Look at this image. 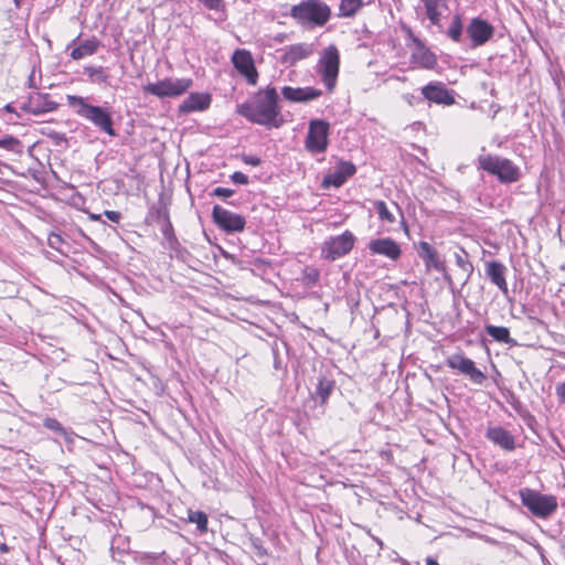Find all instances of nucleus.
Instances as JSON below:
<instances>
[{
    "mask_svg": "<svg viewBox=\"0 0 565 565\" xmlns=\"http://www.w3.org/2000/svg\"><path fill=\"white\" fill-rule=\"evenodd\" d=\"M426 10V15L430 23L440 25V19L444 11L448 9L445 0H422Z\"/></svg>",
    "mask_w": 565,
    "mask_h": 565,
    "instance_id": "b1692460",
    "label": "nucleus"
},
{
    "mask_svg": "<svg viewBox=\"0 0 565 565\" xmlns=\"http://www.w3.org/2000/svg\"><path fill=\"white\" fill-rule=\"evenodd\" d=\"M100 46V42L95 36L86 39L78 46L71 51V57L75 61L82 60L85 56L94 55Z\"/></svg>",
    "mask_w": 565,
    "mask_h": 565,
    "instance_id": "393cba45",
    "label": "nucleus"
},
{
    "mask_svg": "<svg viewBox=\"0 0 565 565\" xmlns=\"http://www.w3.org/2000/svg\"><path fill=\"white\" fill-rule=\"evenodd\" d=\"M85 72L89 77H100L102 79H106V75L104 73V68L102 66H86Z\"/></svg>",
    "mask_w": 565,
    "mask_h": 565,
    "instance_id": "f704fd0d",
    "label": "nucleus"
},
{
    "mask_svg": "<svg viewBox=\"0 0 565 565\" xmlns=\"http://www.w3.org/2000/svg\"><path fill=\"white\" fill-rule=\"evenodd\" d=\"M341 56L335 44H329L324 47L317 62V73L326 86L328 93H333L340 73Z\"/></svg>",
    "mask_w": 565,
    "mask_h": 565,
    "instance_id": "39448f33",
    "label": "nucleus"
},
{
    "mask_svg": "<svg viewBox=\"0 0 565 565\" xmlns=\"http://www.w3.org/2000/svg\"><path fill=\"white\" fill-rule=\"evenodd\" d=\"M20 145H21V142L13 136H7V137L0 139V147L8 149V150H14Z\"/></svg>",
    "mask_w": 565,
    "mask_h": 565,
    "instance_id": "473e14b6",
    "label": "nucleus"
},
{
    "mask_svg": "<svg viewBox=\"0 0 565 565\" xmlns=\"http://www.w3.org/2000/svg\"><path fill=\"white\" fill-rule=\"evenodd\" d=\"M212 218L216 226L226 233L243 232L246 226V220L243 215L217 204L213 207Z\"/></svg>",
    "mask_w": 565,
    "mask_h": 565,
    "instance_id": "f8f14e48",
    "label": "nucleus"
},
{
    "mask_svg": "<svg viewBox=\"0 0 565 565\" xmlns=\"http://www.w3.org/2000/svg\"><path fill=\"white\" fill-rule=\"evenodd\" d=\"M1 550L7 551V546L6 545L1 546Z\"/></svg>",
    "mask_w": 565,
    "mask_h": 565,
    "instance_id": "a18cd8bd",
    "label": "nucleus"
},
{
    "mask_svg": "<svg viewBox=\"0 0 565 565\" xmlns=\"http://www.w3.org/2000/svg\"><path fill=\"white\" fill-rule=\"evenodd\" d=\"M67 103L72 107H77L76 114L78 116L90 121L108 136H116V131L113 127V118L108 110L99 106L87 104L82 96L76 95H68Z\"/></svg>",
    "mask_w": 565,
    "mask_h": 565,
    "instance_id": "7ed1b4c3",
    "label": "nucleus"
},
{
    "mask_svg": "<svg viewBox=\"0 0 565 565\" xmlns=\"http://www.w3.org/2000/svg\"><path fill=\"white\" fill-rule=\"evenodd\" d=\"M231 179L233 182H235L237 184H247L248 183V177L239 171L234 172L231 175Z\"/></svg>",
    "mask_w": 565,
    "mask_h": 565,
    "instance_id": "4c0bfd02",
    "label": "nucleus"
},
{
    "mask_svg": "<svg viewBox=\"0 0 565 565\" xmlns=\"http://www.w3.org/2000/svg\"><path fill=\"white\" fill-rule=\"evenodd\" d=\"M355 236L351 231H344L342 234L327 239L321 248V255L328 260H335L348 255L354 247Z\"/></svg>",
    "mask_w": 565,
    "mask_h": 565,
    "instance_id": "9d476101",
    "label": "nucleus"
},
{
    "mask_svg": "<svg viewBox=\"0 0 565 565\" xmlns=\"http://www.w3.org/2000/svg\"><path fill=\"white\" fill-rule=\"evenodd\" d=\"M556 396L559 404L565 403V382L558 383L556 385Z\"/></svg>",
    "mask_w": 565,
    "mask_h": 565,
    "instance_id": "58836bf2",
    "label": "nucleus"
},
{
    "mask_svg": "<svg viewBox=\"0 0 565 565\" xmlns=\"http://www.w3.org/2000/svg\"><path fill=\"white\" fill-rule=\"evenodd\" d=\"M486 332L497 342L505 344L514 343L513 339L510 335V330L507 327L487 324Z\"/></svg>",
    "mask_w": 565,
    "mask_h": 565,
    "instance_id": "bb28decb",
    "label": "nucleus"
},
{
    "mask_svg": "<svg viewBox=\"0 0 565 565\" xmlns=\"http://www.w3.org/2000/svg\"><path fill=\"white\" fill-rule=\"evenodd\" d=\"M104 215L109 221H111L114 223H118L120 221V218H121V214L119 212H117V211H109V210H107V211L104 212Z\"/></svg>",
    "mask_w": 565,
    "mask_h": 565,
    "instance_id": "ea45409f",
    "label": "nucleus"
},
{
    "mask_svg": "<svg viewBox=\"0 0 565 565\" xmlns=\"http://www.w3.org/2000/svg\"><path fill=\"white\" fill-rule=\"evenodd\" d=\"M290 17L307 29L321 28L331 18V8L320 0H303L290 9Z\"/></svg>",
    "mask_w": 565,
    "mask_h": 565,
    "instance_id": "f03ea898",
    "label": "nucleus"
},
{
    "mask_svg": "<svg viewBox=\"0 0 565 565\" xmlns=\"http://www.w3.org/2000/svg\"><path fill=\"white\" fill-rule=\"evenodd\" d=\"M334 388V382L326 377L319 380L316 388V395L320 398V404H327L332 391Z\"/></svg>",
    "mask_w": 565,
    "mask_h": 565,
    "instance_id": "cd10ccee",
    "label": "nucleus"
},
{
    "mask_svg": "<svg viewBox=\"0 0 565 565\" xmlns=\"http://www.w3.org/2000/svg\"><path fill=\"white\" fill-rule=\"evenodd\" d=\"M278 102L277 89L268 85L259 88L245 103L238 105L237 113L253 124L269 129L278 128L282 124Z\"/></svg>",
    "mask_w": 565,
    "mask_h": 565,
    "instance_id": "f257e3e1",
    "label": "nucleus"
},
{
    "mask_svg": "<svg viewBox=\"0 0 565 565\" xmlns=\"http://www.w3.org/2000/svg\"><path fill=\"white\" fill-rule=\"evenodd\" d=\"M313 54L312 44L300 42L287 45L281 50L279 62L286 66H294L298 62L307 60Z\"/></svg>",
    "mask_w": 565,
    "mask_h": 565,
    "instance_id": "f3484780",
    "label": "nucleus"
},
{
    "mask_svg": "<svg viewBox=\"0 0 565 565\" xmlns=\"http://www.w3.org/2000/svg\"><path fill=\"white\" fill-rule=\"evenodd\" d=\"M405 39L412 42L409 62L413 68L434 70L438 64L437 55L420 40L408 25H402Z\"/></svg>",
    "mask_w": 565,
    "mask_h": 565,
    "instance_id": "423d86ee",
    "label": "nucleus"
},
{
    "mask_svg": "<svg viewBox=\"0 0 565 565\" xmlns=\"http://www.w3.org/2000/svg\"><path fill=\"white\" fill-rule=\"evenodd\" d=\"M467 33L471 40L472 47H478L484 45L493 38L494 28L481 18H473L467 26Z\"/></svg>",
    "mask_w": 565,
    "mask_h": 565,
    "instance_id": "4468645a",
    "label": "nucleus"
},
{
    "mask_svg": "<svg viewBox=\"0 0 565 565\" xmlns=\"http://www.w3.org/2000/svg\"><path fill=\"white\" fill-rule=\"evenodd\" d=\"M355 172L356 167L352 162L340 160L334 171H329L324 174L321 185L324 189L330 186L340 188L350 177L354 175Z\"/></svg>",
    "mask_w": 565,
    "mask_h": 565,
    "instance_id": "2eb2a0df",
    "label": "nucleus"
},
{
    "mask_svg": "<svg viewBox=\"0 0 565 565\" xmlns=\"http://www.w3.org/2000/svg\"><path fill=\"white\" fill-rule=\"evenodd\" d=\"M372 255H382L392 260H397L402 255L401 246L392 238H376L369 243Z\"/></svg>",
    "mask_w": 565,
    "mask_h": 565,
    "instance_id": "a211bd4d",
    "label": "nucleus"
},
{
    "mask_svg": "<svg viewBox=\"0 0 565 565\" xmlns=\"http://www.w3.org/2000/svg\"><path fill=\"white\" fill-rule=\"evenodd\" d=\"M455 259H456V265L461 269V271L465 276V279H468L473 270V266H472L471 262L468 259L467 255L463 256L460 254H456Z\"/></svg>",
    "mask_w": 565,
    "mask_h": 565,
    "instance_id": "2f4dec72",
    "label": "nucleus"
},
{
    "mask_svg": "<svg viewBox=\"0 0 565 565\" xmlns=\"http://www.w3.org/2000/svg\"><path fill=\"white\" fill-rule=\"evenodd\" d=\"M426 565H439L438 562L436 559H434L433 557H427L426 558Z\"/></svg>",
    "mask_w": 565,
    "mask_h": 565,
    "instance_id": "37998d69",
    "label": "nucleus"
},
{
    "mask_svg": "<svg viewBox=\"0 0 565 565\" xmlns=\"http://www.w3.org/2000/svg\"><path fill=\"white\" fill-rule=\"evenodd\" d=\"M231 62L248 85L255 86L258 83L259 73L248 50L236 49L231 57Z\"/></svg>",
    "mask_w": 565,
    "mask_h": 565,
    "instance_id": "9b49d317",
    "label": "nucleus"
},
{
    "mask_svg": "<svg viewBox=\"0 0 565 565\" xmlns=\"http://www.w3.org/2000/svg\"><path fill=\"white\" fill-rule=\"evenodd\" d=\"M462 21L459 14L454 15L452 21L448 28L447 34L454 42H459L462 35Z\"/></svg>",
    "mask_w": 565,
    "mask_h": 565,
    "instance_id": "7c9ffc66",
    "label": "nucleus"
},
{
    "mask_svg": "<svg viewBox=\"0 0 565 565\" xmlns=\"http://www.w3.org/2000/svg\"><path fill=\"white\" fill-rule=\"evenodd\" d=\"M419 256L423 258L426 269L431 268L445 274V278L450 281V277L446 274V264L439 258V255L435 248L427 242H419Z\"/></svg>",
    "mask_w": 565,
    "mask_h": 565,
    "instance_id": "412c9836",
    "label": "nucleus"
},
{
    "mask_svg": "<svg viewBox=\"0 0 565 565\" xmlns=\"http://www.w3.org/2000/svg\"><path fill=\"white\" fill-rule=\"evenodd\" d=\"M446 364L451 370H456L460 374L468 376L475 384H482L487 379L486 374L476 366V363L462 353H455L448 356Z\"/></svg>",
    "mask_w": 565,
    "mask_h": 565,
    "instance_id": "ddd939ff",
    "label": "nucleus"
},
{
    "mask_svg": "<svg viewBox=\"0 0 565 565\" xmlns=\"http://www.w3.org/2000/svg\"><path fill=\"white\" fill-rule=\"evenodd\" d=\"M188 522L195 523L200 533L207 532L209 518L203 511H188Z\"/></svg>",
    "mask_w": 565,
    "mask_h": 565,
    "instance_id": "c85d7f7f",
    "label": "nucleus"
},
{
    "mask_svg": "<svg viewBox=\"0 0 565 565\" xmlns=\"http://www.w3.org/2000/svg\"><path fill=\"white\" fill-rule=\"evenodd\" d=\"M233 194H234V190L227 189V188H222V186L215 188L212 192V195L217 196V198H223V199L230 198Z\"/></svg>",
    "mask_w": 565,
    "mask_h": 565,
    "instance_id": "e433bc0d",
    "label": "nucleus"
},
{
    "mask_svg": "<svg viewBox=\"0 0 565 565\" xmlns=\"http://www.w3.org/2000/svg\"><path fill=\"white\" fill-rule=\"evenodd\" d=\"M486 437L505 451H513L515 449V437L501 426L489 427Z\"/></svg>",
    "mask_w": 565,
    "mask_h": 565,
    "instance_id": "4be33fe9",
    "label": "nucleus"
},
{
    "mask_svg": "<svg viewBox=\"0 0 565 565\" xmlns=\"http://www.w3.org/2000/svg\"><path fill=\"white\" fill-rule=\"evenodd\" d=\"M43 426L52 431H55V433L64 431L62 424L57 419L52 418V417L45 418L43 420Z\"/></svg>",
    "mask_w": 565,
    "mask_h": 565,
    "instance_id": "72a5a7b5",
    "label": "nucleus"
},
{
    "mask_svg": "<svg viewBox=\"0 0 565 565\" xmlns=\"http://www.w3.org/2000/svg\"><path fill=\"white\" fill-rule=\"evenodd\" d=\"M281 95L285 99L291 103H306L319 98L322 92L318 88L308 87H291L284 86Z\"/></svg>",
    "mask_w": 565,
    "mask_h": 565,
    "instance_id": "aec40b11",
    "label": "nucleus"
},
{
    "mask_svg": "<svg viewBox=\"0 0 565 565\" xmlns=\"http://www.w3.org/2000/svg\"><path fill=\"white\" fill-rule=\"evenodd\" d=\"M521 502L532 514L539 518H547L557 509L555 495L543 494L539 491L525 488L520 490Z\"/></svg>",
    "mask_w": 565,
    "mask_h": 565,
    "instance_id": "0eeeda50",
    "label": "nucleus"
},
{
    "mask_svg": "<svg viewBox=\"0 0 565 565\" xmlns=\"http://www.w3.org/2000/svg\"><path fill=\"white\" fill-rule=\"evenodd\" d=\"M310 278L312 281H317L319 279V271L313 269L312 274L310 275Z\"/></svg>",
    "mask_w": 565,
    "mask_h": 565,
    "instance_id": "79ce46f5",
    "label": "nucleus"
},
{
    "mask_svg": "<svg viewBox=\"0 0 565 565\" xmlns=\"http://www.w3.org/2000/svg\"><path fill=\"white\" fill-rule=\"evenodd\" d=\"M212 95L210 93H191L179 106L180 114L204 111L210 108Z\"/></svg>",
    "mask_w": 565,
    "mask_h": 565,
    "instance_id": "6ab92c4d",
    "label": "nucleus"
},
{
    "mask_svg": "<svg viewBox=\"0 0 565 565\" xmlns=\"http://www.w3.org/2000/svg\"><path fill=\"white\" fill-rule=\"evenodd\" d=\"M364 4V0H341L338 15L340 18H353Z\"/></svg>",
    "mask_w": 565,
    "mask_h": 565,
    "instance_id": "a878e982",
    "label": "nucleus"
},
{
    "mask_svg": "<svg viewBox=\"0 0 565 565\" xmlns=\"http://www.w3.org/2000/svg\"><path fill=\"white\" fill-rule=\"evenodd\" d=\"M89 217H90V220H94V221H99L100 220V215L92 214Z\"/></svg>",
    "mask_w": 565,
    "mask_h": 565,
    "instance_id": "c03bdc74",
    "label": "nucleus"
},
{
    "mask_svg": "<svg viewBox=\"0 0 565 565\" xmlns=\"http://www.w3.org/2000/svg\"><path fill=\"white\" fill-rule=\"evenodd\" d=\"M241 160L248 166L258 167L262 163V159L257 156L242 154Z\"/></svg>",
    "mask_w": 565,
    "mask_h": 565,
    "instance_id": "c9c22d12",
    "label": "nucleus"
},
{
    "mask_svg": "<svg viewBox=\"0 0 565 565\" xmlns=\"http://www.w3.org/2000/svg\"><path fill=\"white\" fill-rule=\"evenodd\" d=\"M330 124L323 119L309 121L305 148L312 154L323 153L329 146Z\"/></svg>",
    "mask_w": 565,
    "mask_h": 565,
    "instance_id": "1a4fd4ad",
    "label": "nucleus"
},
{
    "mask_svg": "<svg viewBox=\"0 0 565 565\" xmlns=\"http://www.w3.org/2000/svg\"><path fill=\"white\" fill-rule=\"evenodd\" d=\"M62 242V238L60 235L57 234H52L50 237H49V244L51 247H55V245L57 243Z\"/></svg>",
    "mask_w": 565,
    "mask_h": 565,
    "instance_id": "a19ab883",
    "label": "nucleus"
},
{
    "mask_svg": "<svg viewBox=\"0 0 565 565\" xmlns=\"http://www.w3.org/2000/svg\"><path fill=\"white\" fill-rule=\"evenodd\" d=\"M374 207L377 212V215H379V218L381 222L388 223V224H393L396 222L395 215L390 211L387 204L384 201H382V200L375 201Z\"/></svg>",
    "mask_w": 565,
    "mask_h": 565,
    "instance_id": "c756f323",
    "label": "nucleus"
},
{
    "mask_svg": "<svg viewBox=\"0 0 565 565\" xmlns=\"http://www.w3.org/2000/svg\"><path fill=\"white\" fill-rule=\"evenodd\" d=\"M486 273L493 285H495L504 295L509 292L505 279L507 267L498 262L491 260L487 264Z\"/></svg>",
    "mask_w": 565,
    "mask_h": 565,
    "instance_id": "5701e85b",
    "label": "nucleus"
},
{
    "mask_svg": "<svg viewBox=\"0 0 565 565\" xmlns=\"http://www.w3.org/2000/svg\"><path fill=\"white\" fill-rule=\"evenodd\" d=\"M478 168L497 177L501 183H513L521 178L520 168L512 160L491 153L478 157Z\"/></svg>",
    "mask_w": 565,
    "mask_h": 565,
    "instance_id": "20e7f679",
    "label": "nucleus"
},
{
    "mask_svg": "<svg viewBox=\"0 0 565 565\" xmlns=\"http://www.w3.org/2000/svg\"><path fill=\"white\" fill-rule=\"evenodd\" d=\"M193 85L192 78H172L166 77L156 83L147 84L142 87L143 92L158 98L179 97L185 94Z\"/></svg>",
    "mask_w": 565,
    "mask_h": 565,
    "instance_id": "6e6552de",
    "label": "nucleus"
},
{
    "mask_svg": "<svg viewBox=\"0 0 565 565\" xmlns=\"http://www.w3.org/2000/svg\"><path fill=\"white\" fill-rule=\"evenodd\" d=\"M425 99L438 105L451 106L456 103L455 96L441 82H431L420 88Z\"/></svg>",
    "mask_w": 565,
    "mask_h": 565,
    "instance_id": "dca6fc26",
    "label": "nucleus"
}]
</instances>
